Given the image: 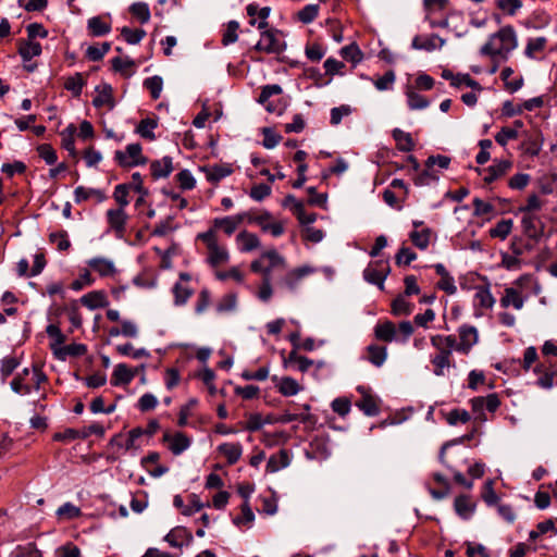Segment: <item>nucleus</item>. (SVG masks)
Wrapping results in <instances>:
<instances>
[{
    "mask_svg": "<svg viewBox=\"0 0 557 557\" xmlns=\"http://www.w3.org/2000/svg\"><path fill=\"white\" fill-rule=\"evenodd\" d=\"M518 46L517 35L511 26H505L490 36L488 41L481 48L482 55L507 59L508 54Z\"/></svg>",
    "mask_w": 557,
    "mask_h": 557,
    "instance_id": "nucleus-1",
    "label": "nucleus"
},
{
    "mask_svg": "<svg viewBox=\"0 0 557 557\" xmlns=\"http://www.w3.org/2000/svg\"><path fill=\"white\" fill-rule=\"evenodd\" d=\"M431 344L437 350V354L431 357V363L433 364V373L436 376H444L445 369L450 368L451 352L455 346L454 335H433L431 336Z\"/></svg>",
    "mask_w": 557,
    "mask_h": 557,
    "instance_id": "nucleus-2",
    "label": "nucleus"
},
{
    "mask_svg": "<svg viewBox=\"0 0 557 557\" xmlns=\"http://www.w3.org/2000/svg\"><path fill=\"white\" fill-rule=\"evenodd\" d=\"M197 238L205 243L208 249L207 261L211 267L216 268L228 262L230 253L225 246L218 243L215 230L200 233Z\"/></svg>",
    "mask_w": 557,
    "mask_h": 557,
    "instance_id": "nucleus-3",
    "label": "nucleus"
},
{
    "mask_svg": "<svg viewBox=\"0 0 557 557\" xmlns=\"http://www.w3.org/2000/svg\"><path fill=\"white\" fill-rule=\"evenodd\" d=\"M114 158L123 168H132L147 163V159L141 153V146L137 143L127 145L125 151H115Z\"/></svg>",
    "mask_w": 557,
    "mask_h": 557,
    "instance_id": "nucleus-4",
    "label": "nucleus"
},
{
    "mask_svg": "<svg viewBox=\"0 0 557 557\" xmlns=\"http://www.w3.org/2000/svg\"><path fill=\"white\" fill-rule=\"evenodd\" d=\"M459 342L455 338L454 349L458 352L467 355L471 348L478 343V330L471 325H461L458 329Z\"/></svg>",
    "mask_w": 557,
    "mask_h": 557,
    "instance_id": "nucleus-5",
    "label": "nucleus"
},
{
    "mask_svg": "<svg viewBox=\"0 0 557 557\" xmlns=\"http://www.w3.org/2000/svg\"><path fill=\"white\" fill-rule=\"evenodd\" d=\"M249 216L248 212H242L235 215H228L223 218H215L212 221V227L210 230H222L227 236H231L239 227V225Z\"/></svg>",
    "mask_w": 557,
    "mask_h": 557,
    "instance_id": "nucleus-6",
    "label": "nucleus"
},
{
    "mask_svg": "<svg viewBox=\"0 0 557 557\" xmlns=\"http://www.w3.org/2000/svg\"><path fill=\"white\" fill-rule=\"evenodd\" d=\"M107 222L115 236L122 238L126 232L128 215L122 208L109 209L106 213Z\"/></svg>",
    "mask_w": 557,
    "mask_h": 557,
    "instance_id": "nucleus-7",
    "label": "nucleus"
},
{
    "mask_svg": "<svg viewBox=\"0 0 557 557\" xmlns=\"http://www.w3.org/2000/svg\"><path fill=\"white\" fill-rule=\"evenodd\" d=\"M163 442L168 444V448L175 456L183 454L191 444V440L182 432H165L163 434Z\"/></svg>",
    "mask_w": 557,
    "mask_h": 557,
    "instance_id": "nucleus-8",
    "label": "nucleus"
},
{
    "mask_svg": "<svg viewBox=\"0 0 557 557\" xmlns=\"http://www.w3.org/2000/svg\"><path fill=\"white\" fill-rule=\"evenodd\" d=\"M255 49L267 53H278L283 50V44L273 32L265 30L261 34Z\"/></svg>",
    "mask_w": 557,
    "mask_h": 557,
    "instance_id": "nucleus-9",
    "label": "nucleus"
},
{
    "mask_svg": "<svg viewBox=\"0 0 557 557\" xmlns=\"http://www.w3.org/2000/svg\"><path fill=\"white\" fill-rule=\"evenodd\" d=\"M88 267L101 277H112L117 270L113 260L104 257H95L87 261Z\"/></svg>",
    "mask_w": 557,
    "mask_h": 557,
    "instance_id": "nucleus-10",
    "label": "nucleus"
},
{
    "mask_svg": "<svg viewBox=\"0 0 557 557\" xmlns=\"http://www.w3.org/2000/svg\"><path fill=\"white\" fill-rule=\"evenodd\" d=\"M311 272L312 269L309 267H300L294 269L286 273V275L278 281V285L288 290H295L299 282Z\"/></svg>",
    "mask_w": 557,
    "mask_h": 557,
    "instance_id": "nucleus-11",
    "label": "nucleus"
},
{
    "mask_svg": "<svg viewBox=\"0 0 557 557\" xmlns=\"http://www.w3.org/2000/svg\"><path fill=\"white\" fill-rule=\"evenodd\" d=\"M512 166V162L509 160L495 161L492 165L484 169V182L492 183L500 176L505 175Z\"/></svg>",
    "mask_w": 557,
    "mask_h": 557,
    "instance_id": "nucleus-12",
    "label": "nucleus"
},
{
    "mask_svg": "<svg viewBox=\"0 0 557 557\" xmlns=\"http://www.w3.org/2000/svg\"><path fill=\"white\" fill-rule=\"evenodd\" d=\"M278 392L284 396H294L301 391L299 383L290 376L277 377L272 376Z\"/></svg>",
    "mask_w": 557,
    "mask_h": 557,
    "instance_id": "nucleus-13",
    "label": "nucleus"
},
{
    "mask_svg": "<svg viewBox=\"0 0 557 557\" xmlns=\"http://www.w3.org/2000/svg\"><path fill=\"white\" fill-rule=\"evenodd\" d=\"M151 175L154 180L168 177L173 171V161L171 157H163L150 163Z\"/></svg>",
    "mask_w": 557,
    "mask_h": 557,
    "instance_id": "nucleus-14",
    "label": "nucleus"
},
{
    "mask_svg": "<svg viewBox=\"0 0 557 557\" xmlns=\"http://www.w3.org/2000/svg\"><path fill=\"white\" fill-rule=\"evenodd\" d=\"M216 450L226 458L228 465H235L243 455L240 443H222Z\"/></svg>",
    "mask_w": 557,
    "mask_h": 557,
    "instance_id": "nucleus-15",
    "label": "nucleus"
},
{
    "mask_svg": "<svg viewBox=\"0 0 557 557\" xmlns=\"http://www.w3.org/2000/svg\"><path fill=\"white\" fill-rule=\"evenodd\" d=\"M358 391L362 394V397L360 400L356 403V406L363 411L364 414L369 417H374L379 414L380 408L376 404V400L373 396L366 393L364 387L359 386Z\"/></svg>",
    "mask_w": 557,
    "mask_h": 557,
    "instance_id": "nucleus-16",
    "label": "nucleus"
},
{
    "mask_svg": "<svg viewBox=\"0 0 557 557\" xmlns=\"http://www.w3.org/2000/svg\"><path fill=\"white\" fill-rule=\"evenodd\" d=\"M135 374L125 363H119L112 373L111 384L114 386L127 385L133 381Z\"/></svg>",
    "mask_w": 557,
    "mask_h": 557,
    "instance_id": "nucleus-17",
    "label": "nucleus"
},
{
    "mask_svg": "<svg viewBox=\"0 0 557 557\" xmlns=\"http://www.w3.org/2000/svg\"><path fill=\"white\" fill-rule=\"evenodd\" d=\"M206 177L211 183H218L233 173V169L228 164H215L202 168Z\"/></svg>",
    "mask_w": 557,
    "mask_h": 557,
    "instance_id": "nucleus-18",
    "label": "nucleus"
},
{
    "mask_svg": "<svg viewBox=\"0 0 557 557\" xmlns=\"http://www.w3.org/2000/svg\"><path fill=\"white\" fill-rule=\"evenodd\" d=\"M54 356L60 360H65L67 356L78 357L86 354L87 348L84 344H70L60 348L50 345Z\"/></svg>",
    "mask_w": 557,
    "mask_h": 557,
    "instance_id": "nucleus-19",
    "label": "nucleus"
},
{
    "mask_svg": "<svg viewBox=\"0 0 557 557\" xmlns=\"http://www.w3.org/2000/svg\"><path fill=\"white\" fill-rule=\"evenodd\" d=\"M500 306L503 308L512 306L516 310H521L524 306V298L517 289L507 287L504 296L500 298Z\"/></svg>",
    "mask_w": 557,
    "mask_h": 557,
    "instance_id": "nucleus-20",
    "label": "nucleus"
},
{
    "mask_svg": "<svg viewBox=\"0 0 557 557\" xmlns=\"http://www.w3.org/2000/svg\"><path fill=\"white\" fill-rule=\"evenodd\" d=\"M290 463V458L285 449H281L277 454L272 455L267 462V471L270 473H274L288 467Z\"/></svg>",
    "mask_w": 557,
    "mask_h": 557,
    "instance_id": "nucleus-21",
    "label": "nucleus"
},
{
    "mask_svg": "<svg viewBox=\"0 0 557 557\" xmlns=\"http://www.w3.org/2000/svg\"><path fill=\"white\" fill-rule=\"evenodd\" d=\"M96 91L98 95L94 98L92 104L96 108L101 107H113V99H112V87L109 84H102L96 87Z\"/></svg>",
    "mask_w": 557,
    "mask_h": 557,
    "instance_id": "nucleus-22",
    "label": "nucleus"
},
{
    "mask_svg": "<svg viewBox=\"0 0 557 557\" xmlns=\"http://www.w3.org/2000/svg\"><path fill=\"white\" fill-rule=\"evenodd\" d=\"M375 337L380 341L391 343L397 341V329L391 321L377 324L374 329Z\"/></svg>",
    "mask_w": 557,
    "mask_h": 557,
    "instance_id": "nucleus-23",
    "label": "nucleus"
},
{
    "mask_svg": "<svg viewBox=\"0 0 557 557\" xmlns=\"http://www.w3.org/2000/svg\"><path fill=\"white\" fill-rule=\"evenodd\" d=\"M246 11H247V14L251 17V20H250L251 25L256 24V20L253 17L257 15L260 18L258 28L263 29L268 26L267 18L269 17V14H270L269 7L259 8L258 4L250 3L247 5Z\"/></svg>",
    "mask_w": 557,
    "mask_h": 557,
    "instance_id": "nucleus-24",
    "label": "nucleus"
},
{
    "mask_svg": "<svg viewBox=\"0 0 557 557\" xmlns=\"http://www.w3.org/2000/svg\"><path fill=\"white\" fill-rule=\"evenodd\" d=\"M239 250L243 252H249L260 247V240L256 234L247 231L240 232L236 237Z\"/></svg>",
    "mask_w": 557,
    "mask_h": 557,
    "instance_id": "nucleus-25",
    "label": "nucleus"
},
{
    "mask_svg": "<svg viewBox=\"0 0 557 557\" xmlns=\"http://www.w3.org/2000/svg\"><path fill=\"white\" fill-rule=\"evenodd\" d=\"M436 40L440 41V47H443L445 45L444 39L440 38L436 35H433L431 37L416 36L412 39L411 46L413 49H417V50L432 51V50L436 49V44H435Z\"/></svg>",
    "mask_w": 557,
    "mask_h": 557,
    "instance_id": "nucleus-26",
    "label": "nucleus"
},
{
    "mask_svg": "<svg viewBox=\"0 0 557 557\" xmlns=\"http://www.w3.org/2000/svg\"><path fill=\"white\" fill-rule=\"evenodd\" d=\"M81 302L91 310L103 308L108 305L107 296L102 292H90L81 298Z\"/></svg>",
    "mask_w": 557,
    "mask_h": 557,
    "instance_id": "nucleus-27",
    "label": "nucleus"
},
{
    "mask_svg": "<svg viewBox=\"0 0 557 557\" xmlns=\"http://www.w3.org/2000/svg\"><path fill=\"white\" fill-rule=\"evenodd\" d=\"M387 357V350L384 346L370 345L367 347V360L375 367H381Z\"/></svg>",
    "mask_w": 557,
    "mask_h": 557,
    "instance_id": "nucleus-28",
    "label": "nucleus"
},
{
    "mask_svg": "<svg viewBox=\"0 0 557 557\" xmlns=\"http://www.w3.org/2000/svg\"><path fill=\"white\" fill-rule=\"evenodd\" d=\"M363 277L367 282L375 284L380 289H383L384 281L386 278L385 269H377L373 265H368L363 271Z\"/></svg>",
    "mask_w": 557,
    "mask_h": 557,
    "instance_id": "nucleus-29",
    "label": "nucleus"
},
{
    "mask_svg": "<svg viewBox=\"0 0 557 557\" xmlns=\"http://www.w3.org/2000/svg\"><path fill=\"white\" fill-rule=\"evenodd\" d=\"M393 138L396 141L397 148L400 151L409 152V151L413 150L414 143L409 133H406L399 128H395L393 131Z\"/></svg>",
    "mask_w": 557,
    "mask_h": 557,
    "instance_id": "nucleus-30",
    "label": "nucleus"
},
{
    "mask_svg": "<svg viewBox=\"0 0 557 557\" xmlns=\"http://www.w3.org/2000/svg\"><path fill=\"white\" fill-rule=\"evenodd\" d=\"M91 197H96L98 201L104 200V194L95 188H86L84 186H78L74 190V200L79 203L82 201L88 200Z\"/></svg>",
    "mask_w": 557,
    "mask_h": 557,
    "instance_id": "nucleus-31",
    "label": "nucleus"
},
{
    "mask_svg": "<svg viewBox=\"0 0 557 557\" xmlns=\"http://www.w3.org/2000/svg\"><path fill=\"white\" fill-rule=\"evenodd\" d=\"M86 81L82 73H75L65 79L64 88L72 92L74 97H79Z\"/></svg>",
    "mask_w": 557,
    "mask_h": 557,
    "instance_id": "nucleus-32",
    "label": "nucleus"
},
{
    "mask_svg": "<svg viewBox=\"0 0 557 557\" xmlns=\"http://www.w3.org/2000/svg\"><path fill=\"white\" fill-rule=\"evenodd\" d=\"M18 53L24 61H29L41 53V46L39 42L28 40L20 45Z\"/></svg>",
    "mask_w": 557,
    "mask_h": 557,
    "instance_id": "nucleus-33",
    "label": "nucleus"
},
{
    "mask_svg": "<svg viewBox=\"0 0 557 557\" xmlns=\"http://www.w3.org/2000/svg\"><path fill=\"white\" fill-rule=\"evenodd\" d=\"M263 259L265 260V269H269V276L271 272L276 268H285V259L274 249L263 252Z\"/></svg>",
    "mask_w": 557,
    "mask_h": 557,
    "instance_id": "nucleus-34",
    "label": "nucleus"
},
{
    "mask_svg": "<svg viewBox=\"0 0 557 557\" xmlns=\"http://www.w3.org/2000/svg\"><path fill=\"white\" fill-rule=\"evenodd\" d=\"M474 507V504L467 496H459L455 499V510L463 519L471 517Z\"/></svg>",
    "mask_w": 557,
    "mask_h": 557,
    "instance_id": "nucleus-35",
    "label": "nucleus"
},
{
    "mask_svg": "<svg viewBox=\"0 0 557 557\" xmlns=\"http://www.w3.org/2000/svg\"><path fill=\"white\" fill-rule=\"evenodd\" d=\"M413 310V304L407 301L405 295L397 296L392 302L394 315H409Z\"/></svg>",
    "mask_w": 557,
    "mask_h": 557,
    "instance_id": "nucleus-36",
    "label": "nucleus"
},
{
    "mask_svg": "<svg viewBox=\"0 0 557 557\" xmlns=\"http://www.w3.org/2000/svg\"><path fill=\"white\" fill-rule=\"evenodd\" d=\"M440 178L438 172L434 170L432 165H426L425 169L419 173L414 178V184L417 186H426L433 182H436Z\"/></svg>",
    "mask_w": 557,
    "mask_h": 557,
    "instance_id": "nucleus-37",
    "label": "nucleus"
},
{
    "mask_svg": "<svg viewBox=\"0 0 557 557\" xmlns=\"http://www.w3.org/2000/svg\"><path fill=\"white\" fill-rule=\"evenodd\" d=\"M237 307V295L234 293L225 294L216 304L218 313L233 312Z\"/></svg>",
    "mask_w": 557,
    "mask_h": 557,
    "instance_id": "nucleus-38",
    "label": "nucleus"
},
{
    "mask_svg": "<svg viewBox=\"0 0 557 557\" xmlns=\"http://www.w3.org/2000/svg\"><path fill=\"white\" fill-rule=\"evenodd\" d=\"M409 237L417 248L424 250L430 244L431 231L429 228L414 230L410 233Z\"/></svg>",
    "mask_w": 557,
    "mask_h": 557,
    "instance_id": "nucleus-39",
    "label": "nucleus"
},
{
    "mask_svg": "<svg viewBox=\"0 0 557 557\" xmlns=\"http://www.w3.org/2000/svg\"><path fill=\"white\" fill-rule=\"evenodd\" d=\"M173 294L174 304L176 306H183L193 295V289L189 286L178 282L173 286Z\"/></svg>",
    "mask_w": 557,
    "mask_h": 557,
    "instance_id": "nucleus-40",
    "label": "nucleus"
},
{
    "mask_svg": "<svg viewBox=\"0 0 557 557\" xmlns=\"http://www.w3.org/2000/svg\"><path fill=\"white\" fill-rule=\"evenodd\" d=\"M536 221L537 218L533 214H524L521 221L525 234L534 239L542 235V230L536 227Z\"/></svg>",
    "mask_w": 557,
    "mask_h": 557,
    "instance_id": "nucleus-41",
    "label": "nucleus"
},
{
    "mask_svg": "<svg viewBox=\"0 0 557 557\" xmlns=\"http://www.w3.org/2000/svg\"><path fill=\"white\" fill-rule=\"evenodd\" d=\"M408 107L411 110H422L429 107V100L422 95L416 92L411 88L406 91Z\"/></svg>",
    "mask_w": 557,
    "mask_h": 557,
    "instance_id": "nucleus-42",
    "label": "nucleus"
},
{
    "mask_svg": "<svg viewBox=\"0 0 557 557\" xmlns=\"http://www.w3.org/2000/svg\"><path fill=\"white\" fill-rule=\"evenodd\" d=\"M88 29L94 36H103L111 30V26L100 16H95L88 20Z\"/></svg>",
    "mask_w": 557,
    "mask_h": 557,
    "instance_id": "nucleus-43",
    "label": "nucleus"
},
{
    "mask_svg": "<svg viewBox=\"0 0 557 557\" xmlns=\"http://www.w3.org/2000/svg\"><path fill=\"white\" fill-rule=\"evenodd\" d=\"M239 24L236 21H230L222 33V45L228 46L237 41L238 39Z\"/></svg>",
    "mask_w": 557,
    "mask_h": 557,
    "instance_id": "nucleus-44",
    "label": "nucleus"
},
{
    "mask_svg": "<svg viewBox=\"0 0 557 557\" xmlns=\"http://www.w3.org/2000/svg\"><path fill=\"white\" fill-rule=\"evenodd\" d=\"M546 42L547 39L545 37L530 38L525 46V55L530 59H533L536 52L544 50Z\"/></svg>",
    "mask_w": 557,
    "mask_h": 557,
    "instance_id": "nucleus-45",
    "label": "nucleus"
},
{
    "mask_svg": "<svg viewBox=\"0 0 557 557\" xmlns=\"http://www.w3.org/2000/svg\"><path fill=\"white\" fill-rule=\"evenodd\" d=\"M511 228L512 220H500L493 228L490 230V235L492 237L505 239L510 234Z\"/></svg>",
    "mask_w": 557,
    "mask_h": 557,
    "instance_id": "nucleus-46",
    "label": "nucleus"
},
{
    "mask_svg": "<svg viewBox=\"0 0 557 557\" xmlns=\"http://www.w3.org/2000/svg\"><path fill=\"white\" fill-rule=\"evenodd\" d=\"M475 302L482 307L490 309L495 304V298L493 297L491 290L488 288H479L474 295Z\"/></svg>",
    "mask_w": 557,
    "mask_h": 557,
    "instance_id": "nucleus-47",
    "label": "nucleus"
},
{
    "mask_svg": "<svg viewBox=\"0 0 557 557\" xmlns=\"http://www.w3.org/2000/svg\"><path fill=\"white\" fill-rule=\"evenodd\" d=\"M129 11L141 24H145L150 20V10L148 4L145 2L133 3Z\"/></svg>",
    "mask_w": 557,
    "mask_h": 557,
    "instance_id": "nucleus-48",
    "label": "nucleus"
},
{
    "mask_svg": "<svg viewBox=\"0 0 557 557\" xmlns=\"http://www.w3.org/2000/svg\"><path fill=\"white\" fill-rule=\"evenodd\" d=\"M449 0H423V7L425 11V20H430V17L438 11H443L448 5Z\"/></svg>",
    "mask_w": 557,
    "mask_h": 557,
    "instance_id": "nucleus-49",
    "label": "nucleus"
},
{
    "mask_svg": "<svg viewBox=\"0 0 557 557\" xmlns=\"http://www.w3.org/2000/svg\"><path fill=\"white\" fill-rule=\"evenodd\" d=\"M144 86H145V88H147L150 91L152 99L156 100L161 95L162 87H163V81L160 76L156 75V76L146 78L144 81Z\"/></svg>",
    "mask_w": 557,
    "mask_h": 557,
    "instance_id": "nucleus-50",
    "label": "nucleus"
},
{
    "mask_svg": "<svg viewBox=\"0 0 557 557\" xmlns=\"http://www.w3.org/2000/svg\"><path fill=\"white\" fill-rule=\"evenodd\" d=\"M121 35L127 44L137 45L146 36V32L144 29H132L125 26L121 29Z\"/></svg>",
    "mask_w": 557,
    "mask_h": 557,
    "instance_id": "nucleus-51",
    "label": "nucleus"
},
{
    "mask_svg": "<svg viewBox=\"0 0 557 557\" xmlns=\"http://www.w3.org/2000/svg\"><path fill=\"white\" fill-rule=\"evenodd\" d=\"M157 127V122L152 119H144L137 126V133L148 139H154L153 129Z\"/></svg>",
    "mask_w": 557,
    "mask_h": 557,
    "instance_id": "nucleus-52",
    "label": "nucleus"
},
{
    "mask_svg": "<svg viewBox=\"0 0 557 557\" xmlns=\"http://www.w3.org/2000/svg\"><path fill=\"white\" fill-rule=\"evenodd\" d=\"M211 305V293L203 288L199 292L198 298L195 305V312L202 314Z\"/></svg>",
    "mask_w": 557,
    "mask_h": 557,
    "instance_id": "nucleus-53",
    "label": "nucleus"
},
{
    "mask_svg": "<svg viewBox=\"0 0 557 557\" xmlns=\"http://www.w3.org/2000/svg\"><path fill=\"white\" fill-rule=\"evenodd\" d=\"M341 55L344 59L351 61L354 63H358L362 59V52L359 49V47L355 44L343 47L341 50Z\"/></svg>",
    "mask_w": 557,
    "mask_h": 557,
    "instance_id": "nucleus-54",
    "label": "nucleus"
},
{
    "mask_svg": "<svg viewBox=\"0 0 557 557\" xmlns=\"http://www.w3.org/2000/svg\"><path fill=\"white\" fill-rule=\"evenodd\" d=\"M110 48L111 45L109 42H103L100 46H90L87 48L86 55L91 61H99L104 57Z\"/></svg>",
    "mask_w": 557,
    "mask_h": 557,
    "instance_id": "nucleus-55",
    "label": "nucleus"
},
{
    "mask_svg": "<svg viewBox=\"0 0 557 557\" xmlns=\"http://www.w3.org/2000/svg\"><path fill=\"white\" fill-rule=\"evenodd\" d=\"M74 132L75 128L73 125H70L63 133H62V147L70 152L71 156H75V140H74Z\"/></svg>",
    "mask_w": 557,
    "mask_h": 557,
    "instance_id": "nucleus-56",
    "label": "nucleus"
},
{
    "mask_svg": "<svg viewBox=\"0 0 557 557\" xmlns=\"http://www.w3.org/2000/svg\"><path fill=\"white\" fill-rule=\"evenodd\" d=\"M395 79L396 75L394 71H388L382 77L374 81V86L380 91L389 90L393 88Z\"/></svg>",
    "mask_w": 557,
    "mask_h": 557,
    "instance_id": "nucleus-57",
    "label": "nucleus"
},
{
    "mask_svg": "<svg viewBox=\"0 0 557 557\" xmlns=\"http://www.w3.org/2000/svg\"><path fill=\"white\" fill-rule=\"evenodd\" d=\"M128 185L127 184H119L114 188L113 197L115 201L120 205V208L124 209L128 206Z\"/></svg>",
    "mask_w": 557,
    "mask_h": 557,
    "instance_id": "nucleus-58",
    "label": "nucleus"
},
{
    "mask_svg": "<svg viewBox=\"0 0 557 557\" xmlns=\"http://www.w3.org/2000/svg\"><path fill=\"white\" fill-rule=\"evenodd\" d=\"M519 133L517 129L511 127H503L496 135L495 140L500 146H506L509 140L517 139Z\"/></svg>",
    "mask_w": 557,
    "mask_h": 557,
    "instance_id": "nucleus-59",
    "label": "nucleus"
},
{
    "mask_svg": "<svg viewBox=\"0 0 557 557\" xmlns=\"http://www.w3.org/2000/svg\"><path fill=\"white\" fill-rule=\"evenodd\" d=\"M49 239L51 243L57 244L58 249L61 251L67 250L71 246L65 231L51 233Z\"/></svg>",
    "mask_w": 557,
    "mask_h": 557,
    "instance_id": "nucleus-60",
    "label": "nucleus"
},
{
    "mask_svg": "<svg viewBox=\"0 0 557 557\" xmlns=\"http://www.w3.org/2000/svg\"><path fill=\"white\" fill-rule=\"evenodd\" d=\"M46 332L48 336L53 339V343H51V345H54V348H60L61 345L65 343L66 338L58 325L49 324L46 329Z\"/></svg>",
    "mask_w": 557,
    "mask_h": 557,
    "instance_id": "nucleus-61",
    "label": "nucleus"
},
{
    "mask_svg": "<svg viewBox=\"0 0 557 557\" xmlns=\"http://www.w3.org/2000/svg\"><path fill=\"white\" fill-rule=\"evenodd\" d=\"M319 13V7L315 4H308L298 12V17L302 23H311Z\"/></svg>",
    "mask_w": 557,
    "mask_h": 557,
    "instance_id": "nucleus-62",
    "label": "nucleus"
},
{
    "mask_svg": "<svg viewBox=\"0 0 557 557\" xmlns=\"http://www.w3.org/2000/svg\"><path fill=\"white\" fill-rule=\"evenodd\" d=\"M177 182L180 187L185 190L193 189L196 185V181L193 174L188 170L181 171L177 175Z\"/></svg>",
    "mask_w": 557,
    "mask_h": 557,
    "instance_id": "nucleus-63",
    "label": "nucleus"
},
{
    "mask_svg": "<svg viewBox=\"0 0 557 557\" xmlns=\"http://www.w3.org/2000/svg\"><path fill=\"white\" fill-rule=\"evenodd\" d=\"M60 518L74 519L81 515V509L71 503H65L57 510Z\"/></svg>",
    "mask_w": 557,
    "mask_h": 557,
    "instance_id": "nucleus-64",
    "label": "nucleus"
}]
</instances>
